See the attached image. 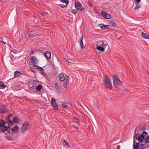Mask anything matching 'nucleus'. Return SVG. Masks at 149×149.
Returning <instances> with one entry per match:
<instances>
[{"label":"nucleus","instance_id":"1","mask_svg":"<svg viewBox=\"0 0 149 149\" xmlns=\"http://www.w3.org/2000/svg\"><path fill=\"white\" fill-rule=\"evenodd\" d=\"M103 82L104 84L105 87L106 88L111 89L112 88V86L110 79L109 77L107 76H104L103 79Z\"/></svg>","mask_w":149,"mask_h":149},{"label":"nucleus","instance_id":"2","mask_svg":"<svg viewBox=\"0 0 149 149\" xmlns=\"http://www.w3.org/2000/svg\"><path fill=\"white\" fill-rule=\"evenodd\" d=\"M113 83L114 86L116 88H118L121 84L120 80L118 79V76L114 74L113 76Z\"/></svg>","mask_w":149,"mask_h":149},{"label":"nucleus","instance_id":"3","mask_svg":"<svg viewBox=\"0 0 149 149\" xmlns=\"http://www.w3.org/2000/svg\"><path fill=\"white\" fill-rule=\"evenodd\" d=\"M147 135V133L146 132L144 131L141 135L139 136L138 138H136V139H138L139 142H143L145 141Z\"/></svg>","mask_w":149,"mask_h":149},{"label":"nucleus","instance_id":"4","mask_svg":"<svg viewBox=\"0 0 149 149\" xmlns=\"http://www.w3.org/2000/svg\"><path fill=\"white\" fill-rule=\"evenodd\" d=\"M29 127V123L28 122H25L22 125V132L24 133L26 131L28 130Z\"/></svg>","mask_w":149,"mask_h":149},{"label":"nucleus","instance_id":"5","mask_svg":"<svg viewBox=\"0 0 149 149\" xmlns=\"http://www.w3.org/2000/svg\"><path fill=\"white\" fill-rule=\"evenodd\" d=\"M96 45L97 46H105L108 45V43L106 41L100 40L97 42Z\"/></svg>","mask_w":149,"mask_h":149},{"label":"nucleus","instance_id":"6","mask_svg":"<svg viewBox=\"0 0 149 149\" xmlns=\"http://www.w3.org/2000/svg\"><path fill=\"white\" fill-rule=\"evenodd\" d=\"M1 130L2 132H7L6 134L9 133L10 131V127H7L5 126H3L1 128Z\"/></svg>","mask_w":149,"mask_h":149},{"label":"nucleus","instance_id":"7","mask_svg":"<svg viewBox=\"0 0 149 149\" xmlns=\"http://www.w3.org/2000/svg\"><path fill=\"white\" fill-rule=\"evenodd\" d=\"M65 75H66L63 72L61 73L59 75L58 77L59 80L61 81H62L65 80V79L66 78Z\"/></svg>","mask_w":149,"mask_h":149},{"label":"nucleus","instance_id":"8","mask_svg":"<svg viewBox=\"0 0 149 149\" xmlns=\"http://www.w3.org/2000/svg\"><path fill=\"white\" fill-rule=\"evenodd\" d=\"M101 14L102 16L105 18L110 19L111 18V16L104 11H103L101 12Z\"/></svg>","mask_w":149,"mask_h":149},{"label":"nucleus","instance_id":"9","mask_svg":"<svg viewBox=\"0 0 149 149\" xmlns=\"http://www.w3.org/2000/svg\"><path fill=\"white\" fill-rule=\"evenodd\" d=\"M75 8L78 10H83L82 6L81 4L78 1H76L75 2Z\"/></svg>","mask_w":149,"mask_h":149},{"label":"nucleus","instance_id":"10","mask_svg":"<svg viewBox=\"0 0 149 149\" xmlns=\"http://www.w3.org/2000/svg\"><path fill=\"white\" fill-rule=\"evenodd\" d=\"M51 103L52 106L55 108L57 109L58 108V106L56 102L55 98H53L51 99Z\"/></svg>","mask_w":149,"mask_h":149},{"label":"nucleus","instance_id":"11","mask_svg":"<svg viewBox=\"0 0 149 149\" xmlns=\"http://www.w3.org/2000/svg\"><path fill=\"white\" fill-rule=\"evenodd\" d=\"M66 77L65 80L64 81L63 86L65 88H67L68 85L69 83V81L68 80L69 77L67 75H65Z\"/></svg>","mask_w":149,"mask_h":149},{"label":"nucleus","instance_id":"12","mask_svg":"<svg viewBox=\"0 0 149 149\" xmlns=\"http://www.w3.org/2000/svg\"><path fill=\"white\" fill-rule=\"evenodd\" d=\"M7 111L6 107L2 104L0 105V113H4Z\"/></svg>","mask_w":149,"mask_h":149},{"label":"nucleus","instance_id":"13","mask_svg":"<svg viewBox=\"0 0 149 149\" xmlns=\"http://www.w3.org/2000/svg\"><path fill=\"white\" fill-rule=\"evenodd\" d=\"M44 56L46 58V59L49 60L51 58L50 53L48 51H46L44 53Z\"/></svg>","mask_w":149,"mask_h":149},{"label":"nucleus","instance_id":"14","mask_svg":"<svg viewBox=\"0 0 149 149\" xmlns=\"http://www.w3.org/2000/svg\"><path fill=\"white\" fill-rule=\"evenodd\" d=\"M62 107L63 108H66L67 109H70L71 107V105L68 103L63 102L62 104Z\"/></svg>","mask_w":149,"mask_h":149},{"label":"nucleus","instance_id":"15","mask_svg":"<svg viewBox=\"0 0 149 149\" xmlns=\"http://www.w3.org/2000/svg\"><path fill=\"white\" fill-rule=\"evenodd\" d=\"M30 60L31 62L33 64H35L38 62L37 58L35 56L31 57Z\"/></svg>","mask_w":149,"mask_h":149},{"label":"nucleus","instance_id":"16","mask_svg":"<svg viewBox=\"0 0 149 149\" xmlns=\"http://www.w3.org/2000/svg\"><path fill=\"white\" fill-rule=\"evenodd\" d=\"M105 48V46H97L96 47L97 49L102 52L104 51Z\"/></svg>","mask_w":149,"mask_h":149},{"label":"nucleus","instance_id":"17","mask_svg":"<svg viewBox=\"0 0 149 149\" xmlns=\"http://www.w3.org/2000/svg\"><path fill=\"white\" fill-rule=\"evenodd\" d=\"M72 121L77 125H79V120L76 117H74L72 119Z\"/></svg>","mask_w":149,"mask_h":149},{"label":"nucleus","instance_id":"18","mask_svg":"<svg viewBox=\"0 0 149 149\" xmlns=\"http://www.w3.org/2000/svg\"><path fill=\"white\" fill-rule=\"evenodd\" d=\"M99 26L102 29H104L105 28L109 29L108 25H104L103 24H99Z\"/></svg>","mask_w":149,"mask_h":149},{"label":"nucleus","instance_id":"19","mask_svg":"<svg viewBox=\"0 0 149 149\" xmlns=\"http://www.w3.org/2000/svg\"><path fill=\"white\" fill-rule=\"evenodd\" d=\"M22 75V74L18 71H16L14 72V77H16L17 76L20 77Z\"/></svg>","mask_w":149,"mask_h":149},{"label":"nucleus","instance_id":"20","mask_svg":"<svg viewBox=\"0 0 149 149\" xmlns=\"http://www.w3.org/2000/svg\"><path fill=\"white\" fill-rule=\"evenodd\" d=\"M18 126H15L14 127L11 129V131L14 133H17L18 131Z\"/></svg>","mask_w":149,"mask_h":149},{"label":"nucleus","instance_id":"21","mask_svg":"<svg viewBox=\"0 0 149 149\" xmlns=\"http://www.w3.org/2000/svg\"><path fill=\"white\" fill-rule=\"evenodd\" d=\"M141 35L145 39H149V36L147 34L141 32Z\"/></svg>","mask_w":149,"mask_h":149},{"label":"nucleus","instance_id":"22","mask_svg":"<svg viewBox=\"0 0 149 149\" xmlns=\"http://www.w3.org/2000/svg\"><path fill=\"white\" fill-rule=\"evenodd\" d=\"M34 67L36 69L40 70V72L43 71V69L42 67H40L36 64H33Z\"/></svg>","mask_w":149,"mask_h":149},{"label":"nucleus","instance_id":"23","mask_svg":"<svg viewBox=\"0 0 149 149\" xmlns=\"http://www.w3.org/2000/svg\"><path fill=\"white\" fill-rule=\"evenodd\" d=\"M19 120L17 117H15L13 118V123H17L19 122Z\"/></svg>","mask_w":149,"mask_h":149},{"label":"nucleus","instance_id":"24","mask_svg":"<svg viewBox=\"0 0 149 149\" xmlns=\"http://www.w3.org/2000/svg\"><path fill=\"white\" fill-rule=\"evenodd\" d=\"M6 86L4 84V83L3 81H0V89H5Z\"/></svg>","mask_w":149,"mask_h":149},{"label":"nucleus","instance_id":"25","mask_svg":"<svg viewBox=\"0 0 149 149\" xmlns=\"http://www.w3.org/2000/svg\"><path fill=\"white\" fill-rule=\"evenodd\" d=\"M6 120L8 124L9 125H11L12 124V123L11 120H10V118H6Z\"/></svg>","mask_w":149,"mask_h":149},{"label":"nucleus","instance_id":"26","mask_svg":"<svg viewBox=\"0 0 149 149\" xmlns=\"http://www.w3.org/2000/svg\"><path fill=\"white\" fill-rule=\"evenodd\" d=\"M108 26L111 27H114L116 26V24L113 22H110L108 23Z\"/></svg>","mask_w":149,"mask_h":149},{"label":"nucleus","instance_id":"27","mask_svg":"<svg viewBox=\"0 0 149 149\" xmlns=\"http://www.w3.org/2000/svg\"><path fill=\"white\" fill-rule=\"evenodd\" d=\"M6 123L3 120H1L0 121V127L1 128L3 126H4L5 124Z\"/></svg>","mask_w":149,"mask_h":149},{"label":"nucleus","instance_id":"28","mask_svg":"<svg viewBox=\"0 0 149 149\" xmlns=\"http://www.w3.org/2000/svg\"><path fill=\"white\" fill-rule=\"evenodd\" d=\"M29 35L30 37H33L35 35V33L33 32V31H29Z\"/></svg>","mask_w":149,"mask_h":149},{"label":"nucleus","instance_id":"29","mask_svg":"<svg viewBox=\"0 0 149 149\" xmlns=\"http://www.w3.org/2000/svg\"><path fill=\"white\" fill-rule=\"evenodd\" d=\"M63 143L64 145H65L66 146L68 147H70L69 143L66 142L65 139L63 140Z\"/></svg>","mask_w":149,"mask_h":149},{"label":"nucleus","instance_id":"30","mask_svg":"<svg viewBox=\"0 0 149 149\" xmlns=\"http://www.w3.org/2000/svg\"><path fill=\"white\" fill-rule=\"evenodd\" d=\"M55 88L57 90H59L60 88V85L57 83H56L55 84Z\"/></svg>","mask_w":149,"mask_h":149},{"label":"nucleus","instance_id":"31","mask_svg":"<svg viewBox=\"0 0 149 149\" xmlns=\"http://www.w3.org/2000/svg\"><path fill=\"white\" fill-rule=\"evenodd\" d=\"M42 87L41 85H38L36 86V89L37 91H39L42 89Z\"/></svg>","mask_w":149,"mask_h":149},{"label":"nucleus","instance_id":"32","mask_svg":"<svg viewBox=\"0 0 149 149\" xmlns=\"http://www.w3.org/2000/svg\"><path fill=\"white\" fill-rule=\"evenodd\" d=\"M140 8V6L138 4V3H136V6L134 8V10H137L139 8Z\"/></svg>","mask_w":149,"mask_h":149},{"label":"nucleus","instance_id":"33","mask_svg":"<svg viewBox=\"0 0 149 149\" xmlns=\"http://www.w3.org/2000/svg\"><path fill=\"white\" fill-rule=\"evenodd\" d=\"M139 143H136V144L134 145L133 147L134 149H138V147L139 145Z\"/></svg>","mask_w":149,"mask_h":149},{"label":"nucleus","instance_id":"34","mask_svg":"<svg viewBox=\"0 0 149 149\" xmlns=\"http://www.w3.org/2000/svg\"><path fill=\"white\" fill-rule=\"evenodd\" d=\"M60 1L63 3L66 4L67 5H68L69 3L68 0H61Z\"/></svg>","mask_w":149,"mask_h":149},{"label":"nucleus","instance_id":"35","mask_svg":"<svg viewBox=\"0 0 149 149\" xmlns=\"http://www.w3.org/2000/svg\"><path fill=\"white\" fill-rule=\"evenodd\" d=\"M80 43L81 49H83L84 47V46L83 44V41H80Z\"/></svg>","mask_w":149,"mask_h":149},{"label":"nucleus","instance_id":"36","mask_svg":"<svg viewBox=\"0 0 149 149\" xmlns=\"http://www.w3.org/2000/svg\"><path fill=\"white\" fill-rule=\"evenodd\" d=\"M67 5V4L63 3L60 4L59 6L61 8H64L66 7Z\"/></svg>","mask_w":149,"mask_h":149},{"label":"nucleus","instance_id":"37","mask_svg":"<svg viewBox=\"0 0 149 149\" xmlns=\"http://www.w3.org/2000/svg\"><path fill=\"white\" fill-rule=\"evenodd\" d=\"M5 137L8 140L11 141L12 140V138L10 136H5Z\"/></svg>","mask_w":149,"mask_h":149},{"label":"nucleus","instance_id":"38","mask_svg":"<svg viewBox=\"0 0 149 149\" xmlns=\"http://www.w3.org/2000/svg\"><path fill=\"white\" fill-rule=\"evenodd\" d=\"M0 42L4 44H6V42H5L3 41V39L1 37H0Z\"/></svg>","mask_w":149,"mask_h":149},{"label":"nucleus","instance_id":"39","mask_svg":"<svg viewBox=\"0 0 149 149\" xmlns=\"http://www.w3.org/2000/svg\"><path fill=\"white\" fill-rule=\"evenodd\" d=\"M65 61L66 63L67 64L70 65L71 64V63L68 60H67L66 59H65Z\"/></svg>","mask_w":149,"mask_h":149},{"label":"nucleus","instance_id":"40","mask_svg":"<svg viewBox=\"0 0 149 149\" xmlns=\"http://www.w3.org/2000/svg\"><path fill=\"white\" fill-rule=\"evenodd\" d=\"M71 12L73 14H76L77 13V12L75 10H71Z\"/></svg>","mask_w":149,"mask_h":149},{"label":"nucleus","instance_id":"41","mask_svg":"<svg viewBox=\"0 0 149 149\" xmlns=\"http://www.w3.org/2000/svg\"><path fill=\"white\" fill-rule=\"evenodd\" d=\"M141 0H134V2H136V3H139L140 1Z\"/></svg>","mask_w":149,"mask_h":149},{"label":"nucleus","instance_id":"42","mask_svg":"<svg viewBox=\"0 0 149 149\" xmlns=\"http://www.w3.org/2000/svg\"><path fill=\"white\" fill-rule=\"evenodd\" d=\"M83 36H81V37L79 39V41H83Z\"/></svg>","mask_w":149,"mask_h":149},{"label":"nucleus","instance_id":"43","mask_svg":"<svg viewBox=\"0 0 149 149\" xmlns=\"http://www.w3.org/2000/svg\"><path fill=\"white\" fill-rule=\"evenodd\" d=\"M13 115L12 114H9L8 115V116H7V118H10Z\"/></svg>","mask_w":149,"mask_h":149},{"label":"nucleus","instance_id":"44","mask_svg":"<svg viewBox=\"0 0 149 149\" xmlns=\"http://www.w3.org/2000/svg\"><path fill=\"white\" fill-rule=\"evenodd\" d=\"M41 15L43 16L45 15V13L43 12H41L40 13Z\"/></svg>","mask_w":149,"mask_h":149},{"label":"nucleus","instance_id":"45","mask_svg":"<svg viewBox=\"0 0 149 149\" xmlns=\"http://www.w3.org/2000/svg\"><path fill=\"white\" fill-rule=\"evenodd\" d=\"M120 146L119 145H118L116 147V149H120Z\"/></svg>","mask_w":149,"mask_h":149},{"label":"nucleus","instance_id":"46","mask_svg":"<svg viewBox=\"0 0 149 149\" xmlns=\"http://www.w3.org/2000/svg\"><path fill=\"white\" fill-rule=\"evenodd\" d=\"M138 136H138V134H135L134 136V137H135L136 138H136H138Z\"/></svg>","mask_w":149,"mask_h":149},{"label":"nucleus","instance_id":"47","mask_svg":"<svg viewBox=\"0 0 149 149\" xmlns=\"http://www.w3.org/2000/svg\"><path fill=\"white\" fill-rule=\"evenodd\" d=\"M31 68V71L33 72H35V71L33 69L31 68Z\"/></svg>","mask_w":149,"mask_h":149},{"label":"nucleus","instance_id":"48","mask_svg":"<svg viewBox=\"0 0 149 149\" xmlns=\"http://www.w3.org/2000/svg\"><path fill=\"white\" fill-rule=\"evenodd\" d=\"M31 54H34V51L33 50H32L31 51Z\"/></svg>","mask_w":149,"mask_h":149},{"label":"nucleus","instance_id":"49","mask_svg":"<svg viewBox=\"0 0 149 149\" xmlns=\"http://www.w3.org/2000/svg\"><path fill=\"white\" fill-rule=\"evenodd\" d=\"M145 130V128L144 127H142L141 128V131H143Z\"/></svg>","mask_w":149,"mask_h":149},{"label":"nucleus","instance_id":"50","mask_svg":"<svg viewBox=\"0 0 149 149\" xmlns=\"http://www.w3.org/2000/svg\"><path fill=\"white\" fill-rule=\"evenodd\" d=\"M43 72V71H42V72H41L42 74V75H45V73H44V72Z\"/></svg>","mask_w":149,"mask_h":149},{"label":"nucleus","instance_id":"51","mask_svg":"<svg viewBox=\"0 0 149 149\" xmlns=\"http://www.w3.org/2000/svg\"><path fill=\"white\" fill-rule=\"evenodd\" d=\"M144 146V145H143V144H141V145H140V147H143V146Z\"/></svg>","mask_w":149,"mask_h":149},{"label":"nucleus","instance_id":"52","mask_svg":"<svg viewBox=\"0 0 149 149\" xmlns=\"http://www.w3.org/2000/svg\"><path fill=\"white\" fill-rule=\"evenodd\" d=\"M147 73L148 74V75H149V72H148V71L147 70Z\"/></svg>","mask_w":149,"mask_h":149},{"label":"nucleus","instance_id":"53","mask_svg":"<svg viewBox=\"0 0 149 149\" xmlns=\"http://www.w3.org/2000/svg\"><path fill=\"white\" fill-rule=\"evenodd\" d=\"M140 149H143V148H140Z\"/></svg>","mask_w":149,"mask_h":149},{"label":"nucleus","instance_id":"54","mask_svg":"<svg viewBox=\"0 0 149 149\" xmlns=\"http://www.w3.org/2000/svg\"><path fill=\"white\" fill-rule=\"evenodd\" d=\"M1 0H0V1H1Z\"/></svg>","mask_w":149,"mask_h":149}]
</instances>
